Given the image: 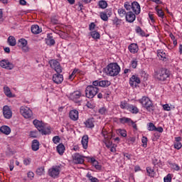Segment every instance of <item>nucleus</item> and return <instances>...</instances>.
Listing matches in <instances>:
<instances>
[{"mask_svg":"<svg viewBox=\"0 0 182 182\" xmlns=\"http://www.w3.org/2000/svg\"><path fill=\"white\" fill-rule=\"evenodd\" d=\"M154 77L155 79H157V80L164 82V80H166L168 77H170V71L166 68H162L155 71Z\"/></svg>","mask_w":182,"mask_h":182,"instance_id":"nucleus-1","label":"nucleus"},{"mask_svg":"<svg viewBox=\"0 0 182 182\" xmlns=\"http://www.w3.org/2000/svg\"><path fill=\"white\" fill-rule=\"evenodd\" d=\"M107 73L109 76H117L120 73V66L117 63H111L107 66Z\"/></svg>","mask_w":182,"mask_h":182,"instance_id":"nucleus-2","label":"nucleus"},{"mask_svg":"<svg viewBox=\"0 0 182 182\" xmlns=\"http://www.w3.org/2000/svg\"><path fill=\"white\" fill-rule=\"evenodd\" d=\"M139 103H141L143 107H145L148 112H153L154 110V105H153V102L150 100L149 97H143L139 100Z\"/></svg>","mask_w":182,"mask_h":182,"instance_id":"nucleus-3","label":"nucleus"},{"mask_svg":"<svg viewBox=\"0 0 182 182\" xmlns=\"http://www.w3.org/2000/svg\"><path fill=\"white\" fill-rule=\"evenodd\" d=\"M97 93H99V88L97 87L88 85L85 89V96L88 99H93Z\"/></svg>","mask_w":182,"mask_h":182,"instance_id":"nucleus-4","label":"nucleus"},{"mask_svg":"<svg viewBox=\"0 0 182 182\" xmlns=\"http://www.w3.org/2000/svg\"><path fill=\"white\" fill-rule=\"evenodd\" d=\"M35 127L37 128V129L38 130V132H41V134H50V129H45V125L43 124V122L38 120V119H35L33 122Z\"/></svg>","mask_w":182,"mask_h":182,"instance_id":"nucleus-5","label":"nucleus"},{"mask_svg":"<svg viewBox=\"0 0 182 182\" xmlns=\"http://www.w3.org/2000/svg\"><path fill=\"white\" fill-rule=\"evenodd\" d=\"M59 174H60V166H53L48 170V175L53 178H57L59 177Z\"/></svg>","mask_w":182,"mask_h":182,"instance_id":"nucleus-6","label":"nucleus"},{"mask_svg":"<svg viewBox=\"0 0 182 182\" xmlns=\"http://www.w3.org/2000/svg\"><path fill=\"white\" fill-rule=\"evenodd\" d=\"M20 113L25 117V119H31L33 114L32 110L26 106L21 107Z\"/></svg>","mask_w":182,"mask_h":182,"instance_id":"nucleus-7","label":"nucleus"},{"mask_svg":"<svg viewBox=\"0 0 182 182\" xmlns=\"http://www.w3.org/2000/svg\"><path fill=\"white\" fill-rule=\"evenodd\" d=\"M49 65L57 73H62V67L60 66L59 61L56 60H51L49 61Z\"/></svg>","mask_w":182,"mask_h":182,"instance_id":"nucleus-8","label":"nucleus"},{"mask_svg":"<svg viewBox=\"0 0 182 182\" xmlns=\"http://www.w3.org/2000/svg\"><path fill=\"white\" fill-rule=\"evenodd\" d=\"M0 66L4 69H6L7 70H12L15 67L13 63L9 62L8 60H2L0 61Z\"/></svg>","mask_w":182,"mask_h":182,"instance_id":"nucleus-9","label":"nucleus"},{"mask_svg":"<svg viewBox=\"0 0 182 182\" xmlns=\"http://www.w3.org/2000/svg\"><path fill=\"white\" fill-rule=\"evenodd\" d=\"M28 41L26 39L21 38L18 41V46L22 48L23 52H28L29 48L28 47Z\"/></svg>","mask_w":182,"mask_h":182,"instance_id":"nucleus-10","label":"nucleus"},{"mask_svg":"<svg viewBox=\"0 0 182 182\" xmlns=\"http://www.w3.org/2000/svg\"><path fill=\"white\" fill-rule=\"evenodd\" d=\"M60 73H57V74H54L53 75V82L56 83V85H60L63 82V75L60 74Z\"/></svg>","mask_w":182,"mask_h":182,"instance_id":"nucleus-11","label":"nucleus"},{"mask_svg":"<svg viewBox=\"0 0 182 182\" xmlns=\"http://www.w3.org/2000/svg\"><path fill=\"white\" fill-rule=\"evenodd\" d=\"M73 161L75 164H83L85 163V156L75 154L73 157Z\"/></svg>","mask_w":182,"mask_h":182,"instance_id":"nucleus-12","label":"nucleus"},{"mask_svg":"<svg viewBox=\"0 0 182 182\" xmlns=\"http://www.w3.org/2000/svg\"><path fill=\"white\" fill-rule=\"evenodd\" d=\"M3 114L6 119H11L12 117V110L8 105L3 107Z\"/></svg>","mask_w":182,"mask_h":182,"instance_id":"nucleus-13","label":"nucleus"},{"mask_svg":"<svg viewBox=\"0 0 182 182\" xmlns=\"http://www.w3.org/2000/svg\"><path fill=\"white\" fill-rule=\"evenodd\" d=\"M125 18L127 22L132 23V22H134V21H136V14L133 13V11H129L127 13Z\"/></svg>","mask_w":182,"mask_h":182,"instance_id":"nucleus-14","label":"nucleus"},{"mask_svg":"<svg viewBox=\"0 0 182 182\" xmlns=\"http://www.w3.org/2000/svg\"><path fill=\"white\" fill-rule=\"evenodd\" d=\"M81 97L82 92H80V91H75L74 92L70 94V99L73 102H77V100L80 99Z\"/></svg>","mask_w":182,"mask_h":182,"instance_id":"nucleus-15","label":"nucleus"},{"mask_svg":"<svg viewBox=\"0 0 182 182\" xmlns=\"http://www.w3.org/2000/svg\"><path fill=\"white\" fill-rule=\"evenodd\" d=\"M132 10L134 12L135 15H139L141 11L140 4L137 1H133Z\"/></svg>","mask_w":182,"mask_h":182,"instance_id":"nucleus-16","label":"nucleus"},{"mask_svg":"<svg viewBox=\"0 0 182 182\" xmlns=\"http://www.w3.org/2000/svg\"><path fill=\"white\" fill-rule=\"evenodd\" d=\"M71 120L76 122L79 119V112L76 109L71 110L69 114Z\"/></svg>","mask_w":182,"mask_h":182,"instance_id":"nucleus-17","label":"nucleus"},{"mask_svg":"<svg viewBox=\"0 0 182 182\" xmlns=\"http://www.w3.org/2000/svg\"><path fill=\"white\" fill-rule=\"evenodd\" d=\"M102 134L105 139L104 141L105 144L106 145V147H107L108 149L112 147V141H110V140L107 139V132H105V129H102Z\"/></svg>","mask_w":182,"mask_h":182,"instance_id":"nucleus-18","label":"nucleus"},{"mask_svg":"<svg viewBox=\"0 0 182 182\" xmlns=\"http://www.w3.org/2000/svg\"><path fill=\"white\" fill-rule=\"evenodd\" d=\"M85 124L88 129H93L95 127V118H90L85 122Z\"/></svg>","mask_w":182,"mask_h":182,"instance_id":"nucleus-19","label":"nucleus"},{"mask_svg":"<svg viewBox=\"0 0 182 182\" xmlns=\"http://www.w3.org/2000/svg\"><path fill=\"white\" fill-rule=\"evenodd\" d=\"M83 149L86 150L87 149V144L89 143V136L87 135H84L81 141Z\"/></svg>","mask_w":182,"mask_h":182,"instance_id":"nucleus-20","label":"nucleus"},{"mask_svg":"<svg viewBox=\"0 0 182 182\" xmlns=\"http://www.w3.org/2000/svg\"><path fill=\"white\" fill-rule=\"evenodd\" d=\"M39 141L37 139H34L32 141L31 149L33 151H38L39 150Z\"/></svg>","mask_w":182,"mask_h":182,"instance_id":"nucleus-21","label":"nucleus"},{"mask_svg":"<svg viewBox=\"0 0 182 182\" xmlns=\"http://www.w3.org/2000/svg\"><path fill=\"white\" fill-rule=\"evenodd\" d=\"M46 43L49 46H53L55 45V39H53V36L48 34V38L46 39Z\"/></svg>","mask_w":182,"mask_h":182,"instance_id":"nucleus-22","label":"nucleus"},{"mask_svg":"<svg viewBox=\"0 0 182 182\" xmlns=\"http://www.w3.org/2000/svg\"><path fill=\"white\" fill-rule=\"evenodd\" d=\"M0 132L4 133V134H11V128L6 125H4L1 127Z\"/></svg>","mask_w":182,"mask_h":182,"instance_id":"nucleus-23","label":"nucleus"},{"mask_svg":"<svg viewBox=\"0 0 182 182\" xmlns=\"http://www.w3.org/2000/svg\"><path fill=\"white\" fill-rule=\"evenodd\" d=\"M129 50L131 53H136L139 50V46L136 43H132L129 46Z\"/></svg>","mask_w":182,"mask_h":182,"instance_id":"nucleus-24","label":"nucleus"},{"mask_svg":"<svg viewBox=\"0 0 182 182\" xmlns=\"http://www.w3.org/2000/svg\"><path fill=\"white\" fill-rule=\"evenodd\" d=\"M31 31L34 35L41 33V28H39V26L38 25H33L31 28Z\"/></svg>","mask_w":182,"mask_h":182,"instance_id":"nucleus-25","label":"nucleus"},{"mask_svg":"<svg viewBox=\"0 0 182 182\" xmlns=\"http://www.w3.org/2000/svg\"><path fill=\"white\" fill-rule=\"evenodd\" d=\"M57 152L60 156H62L65 153V145L63 144H60L56 148Z\"/></svg>","mask_w":182,"mask_h":182,"instance_id":"nucleus-26","label":"nucleus"},{"mask_svg":"<svg viewBox=\"0 0 182 182\" xmlns=\"http://www.w3.org/2000/svg\"><path fill=\"white\" fill-rule=\"evenodd\" d=\"M119 121L120 123H122V124H126V123L127 124H130V122H132V119L124 117L122 118H119Z\"/></svg>","mask_w":182,"mask_h":182,"instance_id":"nucleus-27","label":"nucleus"},{"mask_svg":"<svg viewBox=\"0 0 182 182\" xmlns=\"http://www.w3.org/2000/svg\"><path fill=\"white\" fill-rule=\"evenodd\" d=\"M8 43L10 46H15L16 45V39H15V37L10 36L8 38Z\"/></svg>","mask_w":182,"mask_h":182,"instance_id":"nucleus-28","label":"nucleus"},{"mask_svg":"<svg viewBox=\"0 0 182 182\" xmlns=\"http://www.w3.org/2000/svg\"><path fill=\"white\" fill-rule=\"evenodd\" d=\"M109 85H111V82L107 80L100 81V87H108Z\"/></svg>","mask_w":182,"mask_h":182,"instance_id":"nucleus-29","label":"nucleus"},{"mask_svg":"<svg viewBox=\"0 0 182 182\" xmlns=\"http://www.w3.org/2000/svg\"><path fill=\"white\" fill-rule=\"evenodd\" d=\"M98 6L101 9H106L107 8V2L105 0H101L98 2Z\"/></svg>","mask_w":182,"mask_h":182,"instance_id":"nucleus-30","label":"nucleus"},{"mask_svg":"<svg viewBox=\"0 0 182 182\" xmlns=\"http://www.w3.org/2000/svg\"><path fill=\"white\" fill-rule=\"evenodd\" d=\"M128 110H129L131 113H134L135 114L139 113V108H137V107L134 106L132 105H129V108H128Z\"/></svg>","mask_w":182,"mask_h":182,"instance_id":"nucleus-31","label":"nucleus"},{"mask_svg":"<svg viewBox=\"0 0 182 182\" xmlns=\"http://www.w3.org/2000/svg\"><path fill=\"white\" fill-rule=\"evenodd\" d=\"M4 95L7 96V97H12V92H11V89L9 87H4Z\"/></svg>","mask_w":182,"mask_h":182,"instance_id":"nucleus-32","label":"nucleus"},{"mask_svg":"<svg viewBox=\"0 0 182 182\" xmlns=\"http://www.w3.org/2000/svg\"><path fill=\"white\" fill-rule=\"evenodd\" d=\"M168 164H169V166H171V167L173 170H175L176 171H179L180 166H178V164H177L176 163L173 164L170 161H168Z\"/></svg>","mask_w":182,"mask_h":182,"instance_id":"nucleus-33","label":"nucleus"},{"mask_svg":"<svg viewBox=\"0 0 182 182\" xmlns=\"http://www.w3.org/2000/svg\"><path fill=\"white\" fill-rule=\"evenodd\" d=\"M146 173L149 176V177H153L156 173L154 172V169L150 166L146 167Z\"/></svg>","mask_w":182,"mask_h":182,"instance_id":"nucleus-34","label":"nucleus"},{"mask_svg":"<svg viewBox=\"0 0 182 182\" xmlns=\"http://www.w3.org/2000/svg\"><path fill=\"white\" fill-rule=\"evenodd\" d=\"M121 109H125L127 110H129V108L130 107V104H128L126 101L121 102L120 105Z\"/></svg>","mask_w":182,"mask_h":182,"instance_id":"nucleus-35","label":"nucleus"},{"mask_svg":"<svg viewBox=\"0 0 182 182\" xmlns=\"http://www.w3.org/2000/svg\"><path fill=\"white\" fill-rule=\"evenodd\" d=\"M157 55L159 56V59L164 60V59H166V53H164L161 50H159L158 51Z\"/></svg>","mask_w":182,"mask_h":182,"instance_id":"nucleus-36","label":"nucleus"},{"mask_svg":"<svg viewBox=\"0 0 182 182\" xmlns=\"http://www.w3.org/2000/svg\"><path fill=\"white\" fill-rule=\"evenodd\" d=\"M155 11H156L157 15L159 16V18H161V19L164 18V11H163V10L158 9L156 6L155 8Z\"/></svg>","mask_w":182,"mask_h":182,"instance_id":"nucleus-37","label":"nucleus"},{"mask_svg":"<svg viewBox=\"0 0 182 182\" xmlns=\"http://www.w3.org/2000/svg\"><path fill=\"white\" fill-rule=\"evenodd\" d=\"M118 15H119L121 18H124V16H126V15H127V12H126V10L124 9H119Z\"/></svg>","mask_w":182,"mask_h":182,"instance_id":"nucleus-38","label":"nucleus"},{"mask_svg":"<svg viewBox=\"0 0 182 182\" xmlns=\"http://www.w3.org/2000/svg\"><path fill=\"white\" fill-rule=\"evenodd\" d=\"M90 35L93 39H100V33L97 31H92Z\"/></svg>","mask_w":182,"mask_h":182,"instance_id":"nucleus-39","label":"nucleus"},{"mask_svg":"<svg viewBox=\"0 0 182 182\" xmlns=\"http://www.w3.org/2000/svg\"><path fill=\"white\" fill-rule=\"evenodd\" d=\"M36 174L38 176H43V174H45V168L44 167L38 168L36 170Z\"/></svg>","mask_w":182,"mask_h":182,"instance_id":"nucleus-40","label":"nucleus"},{"mask_svg":"<svg viewBox=\"0 0 182 182\" xmlns=\"http://www.w3.org/2000/svg\"><path fill=\"white\" fill-rule=\"evenodd\" d=\"M98 113H100V114H102V115L107 114V108H106V107H102L100 108L98 110Z\"/></svg>","mask_w":182,"mask_h":182,"instance_id":"nucleus-41","label":"nucleus"},{"mask_svg":"<svg viewBox=\"0 0 182 182\" xmlns=\"http://www.w3.org/2000/svg\"><path fill=\"white\" fill-rule=\"evenodd\" d=\"M136 33H139L141 36H146V33L141 29L140 26H137L136 28Z\"/></svg>","mask_w":182,"mask_h":182,"instance_id":"nucleus-42","label":"nucleus"},{"mask_svg":"<svg viewBox=\"0 0 182 182\" xmlns=\"http://www.w3.org/2000/svg\"><path fill=\"white\" fill-rule=\"evenodd\" d=\"M124 6L127 11H131L132 8V3L130 4V2L127 1L124 3Z\"/></svg>","mask_w":182,"mask_h":182,"instance_id":"nucleus-43","label":"nucleus"},{"mask_svg":"<svg viewBox=\"0 0 182 182\" xmlns=\"http://www.w3.org/2000/svg\"><path fill=\"white\" fill-rule=\"evenodd\" d=\"M131 78H132V80L135 82L136 86L137 85L140 84V78L139 77L136 75H132Z\"/></svg>","mask_w":182,"mask_h":182,"instance_id":"nucleus-44","label":"nucleus"},{"mask_svg":"<svg viewBox=\"0 0 182 182\" xmlns=\"http://www.w3.org/2000/svg\"><path fill=\"white\" fill-rule=\"evenodd\" d=\"M148 130L149 132H155L156 130V126L154 125V124L150 122L148 124Z\"/></svg>","mask_w":182,"mask_h":182,"instance_id":"nucleus-45","label":"nucleus"},{"mask_svg":"<svg viewBox=\"0 0 182 182\" xmlns=\"http://www.w3.org/2000/svg\"><path fill=\"white\" fill-rule=\"evenodd\" d=\"M100 18H101V19H102V21H107L109 19L107 14L106 13H103V12L100 13Z\"/></svg>","mask_w":182,"mask_h":182,"instance_id":"nucleus-46","label":"nucleus"},{"mask_svg":"<svg viewBox=\"0 0 182 182\" xmlns=\"http://www.w3.org/2000/svg\"><path fill=\"white\" fill-rule=\"evenodd\" d=\"M113 23H114V25H116V26L117 27L122 23V20H120L117 17H116L113 19Z\"/></svg>","mask_w":182,"mask_h":182,"instance_id":"nucleus-47","label":"nucleus"},{"mask_svg":"<svg viewBox=\"0 0 182 182\" xmlns=\"http://www.w3.org/2000/svg\"><path fill=\"white\" fill-rule=\"evenodd\" d=\"M50 22L53 25H58V23H59V20H58L56 16H53L51 18Z\"/></svg>","mask_w":182,"mask_h":182,"instance_id":"nucleus-48","label":"nucleus"},{"mask_svg":"<svg viewBox=\"0 0 182 182\" xmlns=\"http://www.w3.org/2000/svg\"><path fill=\"white\" fill-rule=\"evenodd\" d=\"M118 132L122 137H126L127 136V132L124 129H119Z\"/></svg>","mask_w":182,"mask_h":182,"instance_id":"nucleus-49","label":"nucleus"},{"mask_svg":"<svg viewBox=\"0 0 182 182\" xmlns=\"http://www.w3.org/2000/svg\"><path fill=\"white\" fill-rule=\"evenodd\" d=\"M143 147H147V137L143 136L141 139Z\"/></svg>","mask_w":182,"mask_h":182,"instance_id":"nucleus-50","label":"nucleus"},{"mask_svg":"<svg viewBox=\"0 0 182 182\" xmlns=\"http://www.w3.org/2000/svg\"><path fill=\"white\" fill-rule=\"evenodd\" d=\"M164 182H171V174L168 173L166 176L164 178Z\"/></svg>","mask_w":182,"mask_h":182,"instance_id":"nucleus-51","label":"nucleus"},{"mask_svg":"<svg viewBox=\"0 0 182 182\" xmlns=\"http://www.w3.org/2000/svg\"><path fill=\"white\" fill-rule=\"evenodd\" d=\"M53 141L55 143V144H58L59 141H60V137L59 136H55L53 138Z\"/></svg>","mask_w":182,"mask_h":182,"instance_id":"nucleus-52","label":"nucleus"},{"mask_svg":"<svg viewBox=\"0 0 182 182\" xmlns=\"http://www.w3.org/2000/svg\"><path fill=\"white\" fill-rule=\"evenodd\" d=\"M66 32L61 33L60 37L62 38V39H66V38H68V35H69V31L66 30Z\"/></svg>","mask_w":182,"mask_h":182,"instance_id":"nucleus-53","label":"nucleus"},{"mask_svg":"<svg viewBox=\"0 0 182 182\" xmlns=\"http://www.w3.org/2000/svg\"><path fill=\"white\" fill-rule=\"evenodd\" d=\"M163 109L166 112H170V110H171V107H170V105H168V104L164 105Z\"/></svg>","mask_w":182,"mask_h":182,"instance_id":"nucleus-54","label":"nucleus"},{"mask_svg":"<svg viewBox=\"0 0 182 182\" xmlns=\"http://www.w3.org/2000/svg\"><path fill=\"white\" fill-rule=\"evenodd\" d=\"M174 147L177 150H180V149H181V147H182L181 142H175Z\"/></svg>","mask_w":182,"mask_h":182,"instance_id":"nucleus-55","label":"nucleus"},{"mask_svg":"<svg viewBox=\"0 0 182 182\" xmlns=\"http://www.w3.org/2000/svg\"><path fill=\"white\" fill-rule=\"evenodd\" d=\"M131 66L133 69H136L137 68V61L136 60H132L131 62Z\"/></svg>","mask_w":182,"mask_h":182,"instance_id":"nucleus-56","label":"nucleus"},{"mask_svg":"<svg viewBox=\"0 0 182 182\" xmlns=\"http://www.w3.org/2000/svg\"><path fill=\"white\" fill-rule=\"evenodd\" d=\"M31 137H33V139H36L38 137V134L35 131H32L30 132Z\"/></svg>","mask_w":182,"mask_h":182,"instance_id":"nucleus-57","label":"nucleus"},{"mask_svg":"<svg viewBox=\"0 0 182 182\" xmlns=\"http://www.w3.org/2000/svg\"><path fill=\"white\" fill-rule=\"evenodd\" d=\"M28 178H30L31 180H32V178H33V177H35V173H33V172L32 171H29L27 174Z\"/></svg>","mask_w":182,"mask_h":182,"instance_id":"nucleus-58","label":"nucleus"},{"mask_svg":"<svg viewBox=\"0 0 182 182\" xmlns=\"http://www.w3.org/2000/svg\"><path fill=\"white\" fill-rule=\"evenodd\" d=\"M92 86L94 87H97V86H100V81H99V80H95V81H94L93 82H92Z\"/></svg>","mask_w":182,"mask_h":182,"instance_id":"nucleus-59","label":"nucleus"},{"mask_svg":"<svg viewBox=\"0 0 182 182\" xmlns=\"http://www.w3.org/2000/svg\"><path fill=\"white\" fill-rule=\"evenodd\" d=\"M23 164H25V166H29V164H31V159H24Z\"/></svg>","mask_w":182,"mask_h":182,"instance_id":"nucleus-60","label":"nucleus"},{"mask_svg":"<svg viewBox=\"0 0 182 182\" xmlns=\"http://www.w3.org/2000/svg\"><path fill=\"white\" fill-rule=\"evenodd\" d=\"M91 163H92V165L95 167L97 164H99V162L95 159L94 158H91Z\"/></svg>","mask_w":182,"mask_h":182,"instance_id":"nucleus-61","label":"nucleus"},{"mask_svg":"<svg viewBox=\"0 0 182 182\" xmlns=\"http://www.w3.org/2000/svg\"><path fill=\"white\" fill-rule=\"evenodd\" d=\"M129 85L132 87H134H134H136L137 86V85H136V82L134 80H132V78H130V80H129Z\"/></svg>","mask_w":182,"mask_h":182,"instance_id":"nucleus-62","label":"nucleus"},{"mask_svg":"<svg viewBox=\"0 0 182 182\" xmlns=\"http://www.w3.org/2000/svg\"><path fill=\"white\" fill-rule=\"evenodd\" d=\"M124 156L126 157L127 160H131L132 159V154L124 153Z\"/></svg>","mask_w":182,"mask_h":182,"instance_id":"nucleus-63","label":"nucleus"},{"mask_svg":"<svg viewBox=\"0 0 182 182\" xmlns=\"http://www.w3.org/2000/svg\"><path fill=\"white\" fill-rule=\"evenodd\" d=\"M95 26H96V25L95 24V23H91L89 26L90 31H93V29H95Z\"/></svg>","mask_w":182,"mask_h":182,"instance_id":"nucleus-64","label":"nucleus"}]
</instances>
